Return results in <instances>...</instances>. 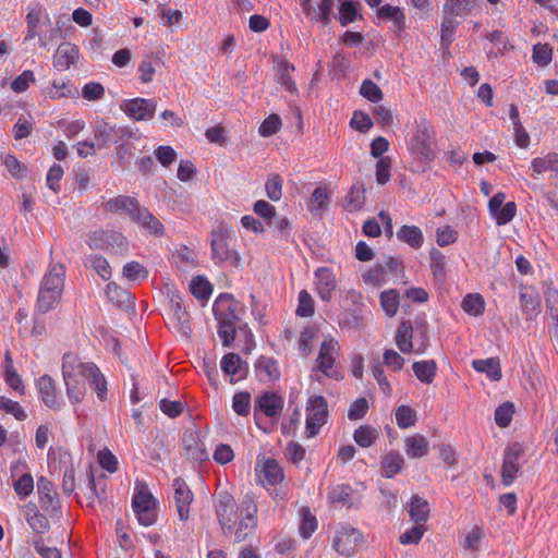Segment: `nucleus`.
Segmentation results:
<instances>
[{"mask_svg": "<svg viewBox=\"0 0 558 558\" xmlns=\"http://www.w3.org/2000/svg\"><path fill=\"white\" fill-rule=\"evenodd\" d=\"M215 512L225 535L233 534L238 543L245 541L257 526V505L248 495L238 506L229 493H219L215 501Z\"/></svg>", "mask_w": 558, "mask_h": 558, "instance_id": "1", "label": "nucleus"}, {"mask_svg": "<svg viewBox=\"0 0 558 558\" xmlns=\"http://www.w3.org/2000/svg\"><path fill=\"white\" fill-rule=\"evenodd\" d=\"M62 376L66 397L72 403H81L86 393L85 383L77 379V376L86 378L99 400L106 399L107 381L96 364L83 363L76 354L66 353L62 359Z\"/></svg>", "mask_w": 558, "mask_h": 558, "instance_id": "2", "label": "nucleus"}, {"mask_svg": "<svg viewBox=\"0 0 558 558\" xmlns=\"http://www.w3.org/2000/svg\"><path fill=\"white\" fill-rule=\"evenodd\" d=\"M65 281V269L62 264H50L41 279L37 308L40 313H47L60 302Z\"/></svg>", "mask_w": 558, "mask_h": 558, "instance_id": "3", "label": "nucleus"}, {"mask_svg": "<svg viewBox=\"0 0 558 558\" xmlns=\"http://www.w3.org/2000/svg\"><path fill=\"white\" fill-rule=\"evenodd\" d=\"M478 0H445L442 5V22L440 27L441 46L448 48L454 40L456 32L460 22L478 8Z\"/></svg>", "mask_w": 558, "mask_h": 558, "instance_id": "4", "label": "nucleus"}, {"mask_svg": "<svg viewBox=\"0 0 558 558\" xmlns=\"http://www.w3.org/2000/svg\"><path fill=\"white\" fill-rule=\"evenodd\" d=\"M213 311L218 322V336L222 344L229 347L235 337L239 322V304L231 294H220L214 303Z\"/></svg>", "mask_w": 558, "mask_h": 558, "instance_id": "5", "label": "nucleus"}, {"mask_svg": "<svg viewBox=\"0 0 558 558\" xmlns=\"http://www.w3.org/2000/svg\"><path fill=\"white\" fill-rule=\"evenodd\" d=\"M433 128L430 123L421 118L415 125V132L408 143L411 156L417 162V170L425 171L427 165L434 160L435 151L433 148Z\"/></svg>", "mask_w": 558, "mask_h": 558, "instance_id": "6", "label": "nucleus"}, {"mask_svg": "<svg viewBox=\"0 0 558 558\" xmlns=\"http://www.w3.org/2000/svg\"><path fill=\"white\" fill-rule=\"evenodd\" d=\"M210 238L211 258L214 262L216 264L229 263L232 266H236L240 256L233 248L235 239L232 229L228 225L219 222L213 228Z\"/></svg>", "mask_w": 558, "mask_h": 558, "instance_id": "7", "label": "nucleus"}, {"mask_svg": "<svg viewBox=\"0 0 558 558\" xmlns=\"http://www.w3.org/2000/svg\"><path fill=\"white\" fill-rule=\"evenodd\" d=\"M86 243L90 248L110 251L123 255L129 251V241L117 230L98 229L87 235Z\"/></svg>", "mask_w": 558, "mask_h": 558, "instance_id": "8", "label": "nucleus"}, {"mask_svg": "<svg viewBox=\"0 0 558 558\" xmlns=\"http://www.w3.org/2000/svg\"><path fill=\"white\" fill-rule=\"evenodd\" d=\"M328 416L327 400L323 396H312L307 400L306 405V437L316 436L322 426L326 423Z\"/></svg>", "mask_w": 558, "mask_h": 558, "instance_id": "9", "label": "nucleus"}, {"mask_svg": "<svg viewBox=\"0 0 558 558\" xmlns=\"http://www.w3.org/2000/svg\"><path fill=\"white\" fill-rule=\"evenodd\" d=\"M340 347L338 341L332 337H326L320 344L319 353L316 359V368L325 376L339 380L342 378L340 372L333 368L337 357L339 356Z\"/></svg>", "mask_w": 558, "mask_h": 558, "instance_id": "10", "label": "nucleus"}, {"mask_svg": "<svg viewBox=\"0 0 558 558\" xmlns=\"http://www.w3.org/2000/svg\"><path fill=\"white\" fill-rule=\"evenodd\" d=\"M132 506L140 524L149 526L156 522V500L146 489H138L134 494Z\"/></svg>", "mask_w": 558, "mask_h": 558, "instance_id": "11", "label": "nucleus"}, {"mask_svg": "<svg viewBox=\"0 0 558 558\" xmlns=\"http://www.w3.org/2000/svg\"><path fill=\"white\" fill-rule=\"evenodd\" d=\"M172 489L179 520L185 523L190 519V507L194 500V494L181 477L173 480Z\"/></svg>", "mask_w": 558, "mask_h": 558, "instance_id": "12", "label": "nucleus"}, {"mask_svg": "<svg viewBox=\"0 0 558 558\" xmlns=\"http://www.w3.org/2000/svg\"><path fill=\"white\" fill-rule=\"evenodd\" d=\"M120 108L126 116L136 121H147L154 117L157 102L154 99L145 98L126 99L122 101Z\"/></svg>", "mask_w": 558, "mask_h": 558, "instance_id": "13", "label": "nucleus"}, {"mask_svg": "<svg viewBox=\"0 0 558 558\" xmlns=\"http://www.w3.org/2000/svg\"><path fill=\"white\" fill-rule=\"evenodd\" d=\"M521 452V447L518 444L508 446L505 449L501 465V481L505 486H509L513 483L520 470L519 458Z\"/></svg>", "mask_w": 558, "mask_h": 558, "instance_id": "14", "label": "nucleus"}, {"mask_svg": "<svg viewBox=\"0 0 558 558\" xmlns=\"http://www.w3.org/2000/svg\"><path fill=\"white\" fill-rule=\"evenodd\" d=\"M314 277L319 298L324 302H329L338 287L336 275L328 267H319L315 270Z\"/></svg>", "mask_w": 558, "mask_h": 558, "instance_id": "15", "label": "nucleus"}, {"mask_svg": "<svg viewBox=\"0 0 558 558\" xmlns=\"http://www.w3.org/2000/svg\"><path fill=\"white\" fill-rule=\"evenodd\" d=\"M283 409V399L276 392H264L255 399V421L258 425L257 411L263 412L268 417L277 416Z\"/></svg>", "mask_w": 558, "mask_h": 558, "instance_id": "16", "label": "nucleus"}, {"mask_svg": "<svg viewBox=\"0 0 558 558\" xmlns=\"http://www.w3.org/2000/svg\"><path fill=\"white\" fill-rule=\"evenodd\" d=\"M36 385L44 404L51 410H60L63 401L58 396L54 380L49 375H43Z\"/></svg>", "mask_w": 558, "mask_h": 558, "instance_id": "17", "label": "nucleus"}, {"mask_svg": "<svg viewBox=\"0 0 558 558\" xmlns=\"http://www.w3.org/2000/svg\"><path fill=\"white\" fill-rule=\"evenodd\" d=\"M361 541V533L352 527L338 531L333 539V548L342 556H351Z\"/></svg>", "mask_w": 558, "mask_h": 558, "instance_id": "18", "label": "nucleus"}, {"mask_svg": "<svg viewBox=\"0 0 558 558\" xmlns=\"http://www.w3.org/2000/svg\"><path fill=\"white\" fill-rule=\"evenodd\" d=\"M37 492L41 509L50 515H56L59 512L60 506L51 482L44 476L39 477L37 481Z\"/></svg>", "mask_w": 558, "mask_h": 558, "instance_id": "19", "label": "nucleus"}, {"mask_svg": "<svg viewBox=\"0 0 558 558\" xmlns=\"http://www.w3.org/2000/svg\"><path fill=\"white\" fill-rule=\"evenodd\" d=\"M102 206L108 214H124L132 220L141 205L134 197L119 195L108 199Z\"/></svg>", "mask_w": 558, "mask_h": 558, "instance_id": "20", "label": "nucleus"}, {"mask_svg": "<svg viewBox=\"0 0 558 558\" xmlns=\"http://www.w3.org/2000/svg\"><path fill=\"white\" fill-rule=\"evenodd\" d=\"M132 221L150 235L161 236L165 233L162 222L146 207L140 206Z\"/></svg>", "mask_w": 558, "mask_h": 558, "instance_id": "21", "label": "nucleus"}, {"mask_svg": "<svg viewBox=\"0 0 558 558\" xmlns=\"http://www.w3.org/2000/svg\"><path fill=\"white\" fill-rule=\"evenodd\" d=\"M256 472L264 486H275L283 480V472L274 459H267L259 468H256Z\"/></svg>", "mask_w": 558, "mask_h": 558, "instance_id": "22", "label": "nucleus"}, {"mask_svg": "<svg viewBox=\"0 0 558 558\" xmlns=\"http://www.w3.org/2000/svg\"><path fill=\"white\" fill-rule=\"evenodd\" d=\"M412 336H413V327L410 322H402L398 328L397 335H396V344L398 349L404 353L410 354L412 352H415L417 354H422L425 351V348L422 345L414 350V345L412 342Z\"/></svg>", "mask_w": 558, "mask_h": 558, "instance_id": "23", "label": "nucleus"}, {"mask_svg": "<svg viewBox=\"0 0 558 558\" xmlns=\"http://www.w3.org/2000/svg\"><path fill=\"white\" fill-rule=\"evenodd\" d=\"M78 59V49L70 43H62L56 51L53 65L59 71L68 70Z\"/></svg>", "mask_w": 558, "mask_h": 558, "instance_id": "24", "label": "nucleus"}, {"mask_svg": "<svg viewBox=\"0 0 558 558\" xmlns=\"http://www.w3.org/2000/svg\"><path fill=\"white\" fill-rule=\"evenodd\" d=\"M257 378L263 383H271L280 377L278 363L267 356H260L255 364Z\"/></svg>", "mask_w": 558, "mask_h": 558, "instance_id": "25", "label": "nucleus"}, {"mask_svg": "<svg viewBox=\"0 0 558 558\" xmlns=\"http://www.w3.org/2000/svg\"><path fill=\"white\" fill-rule=\"evenodd\" d=\"M222 372L230 376L231 381H236L244 377L245 367L242 359L236 353H228L220 361Z\"/></svg>", "mask_w": 558, "mask_h": 558, "instance_id": "26", "label": "nucleus"}, {"mask_svg": "<svg viewBox=\"0 0 558 558\" xmlns=\"http://www.w3.org/2000/svg\"><path fill=\"white\" fill-rule=\"evenodd\" d=\"M24 513L28 525L35 533L43 534L49 529L47 518L39 512L35 504H26L24 506Z\"/></svg>", "mask_w": 558, "mask_h": 558, "instance_id": "27", "label": "nucleus"}, {"mask_svg": "<svg viewBox=\"0 0 558 558\" xmlns=\"http://www.w3.org/2000/svg\"><path fill=\"white\" fill-rule=\"evenodd\" d=\"M472 367L478 373L486 374L494 381L501 379V366L498 357L473 360Z\"/></svg>", "mask_w": 558, "mask_h": 558, "instance_id": "28", "label": "nucleus"}, {"mask_svg": "<svg viewBox=\"0 0 558 558\" xmlns=\"http://www.w3.org/2000/svg\"><path fill=\"white\" fill-rule=\"evenodd\" d=\"M404 450L410 458L425 457L429 451L428 441L420 434H414L404 439Z\"/></svg>", "mask_w": 558, "mask_h": 558, "instance_id": "29", "label": "nucleus"}, {"mask_svg": "<svg viewBox=\"0 0 558 558\" xmlns=\"http://www.w3.org/2000/svg\"><path fill=\"white\" fill-rule=\"evenodd\" d=\"M531 170L534 178L547 171L558 174V155L548 154L545 157L534 158L531 162Z\"/></svg>", "mask_w": 558, "mask_h": 558, "instance_id": "30", "label": "nucleus"}, {"mask_svg": "<svg viewBox=\"0 0 558 558\" xmlns=\"http://www.w3.org/2000/svg\"><path fill=\"white\" fill-rule=\"evenodd\" d=\"M184 449L190 459L203 462L208 459V453L205 445L199 441L195 434H191L187 439H184Z\"/></svg>", "mask_w": 558, "mask_h": 558, "instance_id": "31", "label": "nucleus"}, {"mask_svg": "<svg viewBox=\"0 0 558 558\" xmlns=\"http://www.w3.org/2000/svg\"><path fill=\"white\" fill-rule=\"evenodd\" d=\"M412 368L416 378L424 384H432L436 377L437 365L434 360L414 362Z\"/></svg>", "mask_w": 558, "mask_h": 558, "instance_id": "32", "label": "nucleus"}, {"mask_svg": "<svg viewBox=\"0 0 558 558\" xmlns=\"http://www.w3.org/2000/svg\"><path fill=\"white\" fill-rule=\"evenodd\" d=\"M409 514L417 524L426 522L429 515L428 502L417 495L413 496L410 502Z\"/></svg>", "mask_w": 558, "mask_h": 558, "instance_id": "33", "label": "nucleus"}, {"mask_svg": "<svg viewBox=\"0 0 558 558\" xmlns=\"http://www.w3.org/2000/svg\"><path fill=\"white\" fill-rule=\"evenodd\" d=\"M378 17L387 19L393 22L399 32L405 27V15L399 7L385 4L377 11Z\"/></svg>", "mask_w": 558, "mask_h": 558, "instance_id": "34", "label": "nucleus"}, {"mask_svg": "<svg viewBox=\"0 0 558 558\" xmlns=\"http://www.w3.org/2000/svg\"><path fill=\"white\" fill-rule=\"evenodd\" d=\"M381 464L384 475L391 478L402 470L404 459L399 452L391 451L384 457Z\"/></svg>", "mask_w": 558, "mask_h": 558, "instance_id": "35", "label": "nucleus"}, {"mask_svg": "<svg viewBox=\"0 0 558 558\" xmlns=\"http://www.w3.org/2000/svg\"><path fill=\"white\" fill-rule=\"evenodd\" d=\"M399 240L405 242L414 248H418L423 244V233L418 227L415 226H403L397 232Z\"/></svg>", "mask_w": 558, "mask_h": 558, "instance_id": "36", "label": "nucleus"}, {"mask_svg": "<svg viewBox=\"0 0 558 558\" xmlns=\"http://www.w3.org/2000/svg\"><path fill=\"white\" fill-rule=\"evenodd\" d=\"M294 70L293 64L288 61H280L278 63L277 81L281 84L286 90L291 94H295L298 88L292 80L291 72Z\"/></svg>", "mask_w": 558, "mask_h": 558, "instance_id": "37", "label": "nucleus"}, {"mask_svg": "<svg viewBox=\"0 0 558 558\" xmlns=\"http://www.w3.org/2000/svg\"><path fill=\"white\" fill-rule=\"evenodd\" d=\"M86 263L105 281L111 278V267L104 256L92 254L87 257Z\"/></svg>", "mask_w": 558, "mask_h": 558, "instance_id": "38", "label": "nucleus"}, {"mask_svg": "<svg viewBox=\"0 0 558 558\" xmlns=\"http://www.w3.org/2000/svg\"><path fill=\"white\" fill-rule=\"evenodd\" d=\"M359 7V2L352 0H345L340 4L338 20L342 26H347L357 19Z\"/></svg>", "mask_w": 558, "mask_h": 558, "instance_id": "39", "label": "nucleus"}, {"mask_svg": "<svg viewBox=\"0 0 558 558\" xmlns=\"http://www.w3.org/2000/svg\"><path fill=\"white\" fill-rule=\"evenodd\" d=\"M377 437V430L367 425L360 426L353 434L354 441L363 448L371 447Z\"/></svg>", "mask_w": 558, "mask_h": 558, "instance_id": "40", "label": "nucleus"}, {"mask_svg": "<svg viewBox=\"0 0 558 558\" xmlns=\"http://www.w3.org/2000/svg\"><path fill=\"white\" fill-rule=\"evenodd\" d=\"M462 308L465 313L478 316L484 312L485 302L477 293L468 294L462 301Z\"/></svg>", "mask_w": 558, "mask_h": 558, "instance_id": "41", "label": "nucleus"}, {"mask_svg": "<svg viewBox=\"0 0 558 558\" xmlns=\"http://www.w3.org/2000/svg\"><path fill=\"white\" fill-rule=\"evenodd\" d=\"M94 135L97 141L98 148L108 146L113 141V126L105 121L98 122L94 128Z\"/></svg>", "mask_w": 558, "mask_h": 558, "instance_id": "42", "label": "nucleus"}, {"mask_svg": "<svg viewBox=\"0 0 558 558\" xmlns=\"http://www.w3.org/2000/svg\"><path fill=\"white\" fill-rule=\"evenodd\" d=\"M2 165L15 179H23L26 174V167L22 165L15 156L3 153L0 155Z\"/></svg>", "mask_w": 558, "mask_h": 558, "instance_id": "43", "label": "nucleus"}, {"mask_svg": "<svg viewBox=\"0 0 558 558\" xmlns=\"http://www.w3.org/2000/svg\"><path fill=\"white\" fill-rule=\"evenodd\" d=\"M396 422L400 428L412 427L416 423V413L408 405H400L396 410Z\"/></svg>", "mask_w": 558, "mask_h": 558, "instance_id": "44", "label": "nucleus"}, {"mask_svg": "<svg viewBox=\"0 0 558 558\" xmlns=\"http://www.w3.org/2000/svg\"><path fill=\"white\" fill-rule=\"evenodd\" d=\"M192 294L201 300H206L213 292V287L204 277L197 276L191 281Z\"/></svg>", "mask_w": 558, "mask_h": 558, "instance_id": "45", "label": "nucleus"}, {"mask_svg": "<svg viewBox=\"0 0 558 558\" xmlns=\"http://www.w3.org/2000/svg\"><path fill=\"white\" fill-rule=\"evenodd\" d=\"M380 304L388 316H393L399 308V294L396 290L384 291L380 294Z\"/></svg>", "mask_w": 558, "mask_h": 558, "instance_id": "46", "label": "nucleus"}, {"mask_svg": "<svg viewBox=\"0 0 558 558\" xmlns=\"http://www.w3.org/2000/svg\"><path fill=\"white\" fill-rule=\"evenodd\" d=\"M232 409L238 415H248L251 411V395L246 391L236 392L232 398Z\"/></svg>", "mask_w": 558, "mask_h": 558, "instance_id": "47", "label": "nucleus"}, {"mask_svg": "<svg viewBox=\"0 0 558 558\" xmlns=\"http://www.w3.org/2000/svg\"><path fill=\"white\" fill-rule=\"evenodd\" d=\"M123 276L131 281H142L148 277V271L140 263L130 262L123 266Z\"/></svg>", "mask_w": 558, "mask_h": 558, "instance_id": "48", "label": "nucleus"}, {"mask_svg": "<svg viewBox=\"0 0 558 558\" xmlns=\"http://www.w3.org/2000/svg\"><path fill=\"white\" fill-rule=\"evenodd\" d=\"M16 495L21 499L28 497L34 490V480L29 473H25L19 477L13 484Z\"/></svg>", "mask_w": 558, "mask_h": 558, "instance_id": "49", "label": "nucleus"}, {"mask_svg": "<svg viewBox=\"0 0 558 558\" xmlns=\"http://www.w3.org/2000/svg\"><path fill=\"white\" fill-rule=\"evenodd\" d=\"M45 95L50 99L68 97L71 95V87L66 82L62 80L53 81L50 86L45 89Z\"/></svg>", "mask_w": 558, "mask_h": 558, "instance_id": "50", "label": "nucleus"}, {"mask_svg": "<svg viewBox=\"0 0 558 558\" xmlns=\"http://www.w3.org/2000/svg\"><path fill=\"white\" fill-rule=\"evenodd\" d=\"M364 190L353 186L345 197V209L348 211H357L364 204Z\"/></svg>", "mask_w": 558, "mask_h": 558, "instance_id": "51", "label": "nucleus"}, {"mask_svg": "<svg viewBox=\"0 0 558 558\" xmlns=\"http://www.w3.org/2000/svg\"><path fill=\"white\" fill-rule=\"evenodd\" d=\"M553 49L547 44H536L533 47V61L541 66H546L551 62Z\"/></svg>", "mask_w": 558, "mask_h": 558, "instance_id": "52", "label": "nucleus"}, {"mask_svg": "<svg viewBox=\"0 0 558 558\" xmlns=\"http://www.w3.org/2000/svg\"><path fill=\"white\" fill-rule=\"evenodd\" d=\"M0 410L13 415L17 421H24L27 416L19 402L3 396L0 397Z\"/></svg>", "mask_w": 558, "mask_h": 558, "instance_id": "53", "label": "nucleus"}, {"mask_svg": "<svg viewBox=\"0 0 558 558\" xmlns=\"http://www.w3.org/2000/svg\"><path fill=\"white\" fill-rule=\"evenodd\" d=\"M296 314L301 317H310L314 314V300L306 290L299 293Z\"/></svg>", "mask_w": 558, "mask_h": 558, "instance_id": "54", "label": "nucleus"}, {"mask_svg": "<svg viewBox=\"0 0 558 558\" xmlns=\"http://www.w3.org/2000/svg\"><path fill=\"white\" fill-rule=\"evenodd\" d=\"M517 213V206L513 202L506 203L502 207L499 208L492 216L496 219V223L498 226H504L510 222Z\"/></svg>", "mask_w": 558, "mask_h": 558, "instance_id": "55", "label": "nucleus"}, {"mask_svg": "<svg viewBox=\"0 0 558 558\" xmlns=\"http://www.w3.org/2000/svg\"><path fill=\"white\" fill-rule=\"evenodd\" d=\"M265 189L267 196L271 201H279L282 196V179L278 174H272L268 178Z\"/></svg>", "mask_w": 558, "mask_h": 558, "instance_id": "56", "label": "nucleus"}, {"mask_svg": "<svg viewBox=\"0 0 558 558\" xmlns=\"http://www.w3.org/2000/svg\"><path fill=\"white\" fill-rule=\"evenodd\" d=\"M317 529L316 518L307 510H302V521L300 525V533L304 538H310Z\"/></svg>", "mask_w": 558, "mask_h": 558, "instance_id": "57", "label": "nucleus"}, {"mask_svg": "<svg viewBox=\"0 0 558 558\" xmlns=\"http://www.w3.org/2000/svg\"><path fill=\"white\" fill-rule=\"evenodd\" d=\"M82 96L89 101L100 100L105 96V88L100 83L88 82L82 88Z\"/></svg>", "mask_w": 558, "mask_h": 558, "instance_id": "58", "label": "nucleus"}, {"mask_svg": "<svg viewBox=\"0 0 558 558\" xmlns=\"http://www.w3.org/2000/svg\"><path fill=\"white\" fill-rule=\"evenodd\" d=\"M33 82H35L34 72L31 70H24L19 76H16L12 81L11 88L15 93H23L28 88L29 84Z\"/></svg>", "mask_w": 558, "mask_h": 558, "instance_id": "59", "label": "nucleus"}, {"mask_svg": "<svg viewBox=\"0 0 558 558\" xmlns=\"http://www.w3.org/2000/svg\"><path fill=\"white\" fill-rule=\"evenodd\" d=\"M360 94L364 98H366L373 102H378L383 98V93H381L380 88L371 80L363 81L361 88H360Z\"/></svg>", "mask_w": 558, "mask_h": 558, "instance_id": "60", "label": "nucleus"}, {"mask_svg": "<svg viewBox=\"0 0 558 558\" xmlns=\"http://www.w3.org/2000/svg\"><path fill=\"white\" fill-rule=\"evenodd\" d=\"M281 126V120L279 116L277 114H270L268 118H266L263 123L260 124L258 132L262 136L268 137L274 135L280 130Z\"/></svg>", "mask_w": 558, "mask_h": 558, "instance_id": "61", "label": "nucleus"}, {"mask_svg": "<svg viewBox=\"0 0 558 558\" xmlns=\"http://www.w3.org/2000/svg\"><path fill=\"white\" fill-rule=\"evenodd\" d=\"M177 256L179 266L182 269L193 268L196 266V254L187 246H181L177 252Z\"/></svg>", "mask_w": 558, "mask_h": 558, "instance_id": "62", "label": "nucleus"}, {"mask_svg": "<svg viewBox=\"0 0 558 558\" xmlns=\"http://www.w3.org/2000/svg\"><path fill=\"white\" fill-rule=\"evenodd\" d=\"M383 362L391 371L397 372L403 367L405 360L397 351L387 349L383 354Z\"/></svg>", "mask_w": 558, "mask_h": 558, "instance_id": "63", "label": "nucleus"}, {"mask_svg": "<svg viewBox=\"0 0 558 558\" xmlns=\"http://www.w3.org/2000/svg\"><path fill=\"white\" fill-rule=\"evenodd\" d=\"M391 160L389 157H381L376 163V181L378 184H386L390 180Z\"/></svg>", "mask_w": 558, "mask_h": 558, "instance_id": "64", "label": "nucleus"}]
</instances>
